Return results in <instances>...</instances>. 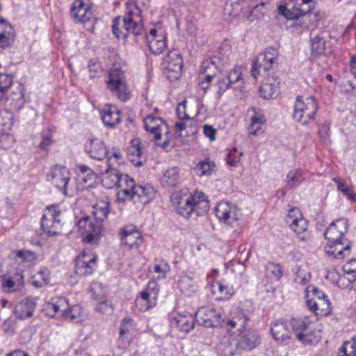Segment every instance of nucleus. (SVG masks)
I'll return each mask as SVG.
<instances>
[{"instance_id": "33", "label": "nucleus", "mask_w": 356, "mask_h": 356, "mask_svg": "<svg viewBox=\"0 0 356 356\" xmlns=\"http://www.w3.org/2000/svg\"><path fill=\"white\" fill-rule=\"evenodd\" d=\"M252 0H228L224 8L225 14L229 16H237L241 12L248 14V9Z\"/></svg>"}, {"instance_id": "32", "label": "nucleus", "mask_w": 356, "mask_h": 356, "mask_svg": "<svg viewBox=\"0 0 356 356\" xmlns=\"http://www.w3.org/2000/svg\"><path fill=\"white\" fill-rule=\"evenodd\" d=\"M194 213L192 194L188 193L187 188L179 191V214L185 218H189Z\"/></svg>"}, {"instance_id": "28", "label": "nucleus", "mask_w": 356, "mask_h": 356, "mask_svg": "<svg viewBox=\"0 0 356 356\" xmlns=\"http://www.w3.org/2000/svg\"><path fill=\"white\" fill-rule=\"evenodd\" d=\"M216 71L217 64L216 58H207L202 62L200 68V79H202L201 82L202 89L206 90L208 88V86H204V80L207 83H211Z\"/></svg>"}, {"instance_id": "19", "label": "nucleus", "mask_w": 356, "mask_h": 356, "mask_svg": "<svg viewBox=\"0 0 356 356\" xmlns=\"http://www.w3.org/2000/svg\"><path fill=\"white\" fill-rule=\"evenodd\" d=\"M195 314L197 321L206 327L221 326L224 321L221 314L211 307L200 308Z\"/></svg>"}, {"instance_id": "30", "label": "nucleus", "mask_w": 356, "mask_h": 356, "mask_svg": "<svg viewBox=\"0 0 356 356\" xmlns=\"http://www.w3.org/2000/svg\"><path fill=\"white\" fill-rule=\"evenodd\" d=\"M87 154L93 159L102 160L108 154L104 143L99 138H91L85 146Z\"/></svg>"}, {"instance_id": "37", "label": "nucleus", "mask_w": 356, "mask_h": 356, "mask_svg": "<svg viewBox=\"0 0 356 356\" xmlns=\"http://www.w3.org/2000/svg\"><path fill=\"white\" fill-rule=\"evenodd\" d=\"M148 269L154 279L161 280L167 277L170 267L165 260L156 259L149 266Z\"/></svg>"}, {"instance_id": "51", "label": "nucleus", "mask_w": 356, "mask_h": 356, "mask_svg": "<svg viewBox=\"0 0 356 356\" xmlns=\"http://www.w3.org/2000/svg\"><path fill=\"white\" fill-rule=\"evenodd\" d=\"M61 316L74 323H79L82 321L81 308L79 305H73L62 312Z\"/></svg>"}, {"instance_id": "12", "label": "nucleus", "mask_w": 356, "mask_h": 356, "mask_svg": "<svg viewBox=\"0 0 356 356\" xmlns=\"http://www.w3.org/2000/svg\"><path fill=\"white\" fill-rule=\"evenodd\" d=\"M100 173L103 175L102 184L106 188L118 186V191H122L133 184L131 177L127 174L120 173L116 169L106 167L105 169L100 170Z\"/></svg>"}, {"instance_id": "4", "label": "nucleus", "mask_w": 356, "mask_h": 356, "mask_svg": "<svg viewBox=\"0 0 356 356\" xmlns=\"http://www.w3.org/2000/svg\"><path fill=\"white\" fill-rule=\"evenodd\" d=\"M104 83L106 89L122 102H127L131 97V91L123 70L119 67L108 70L105 74Z\"/></svg>"}, {"instance_id": "63", "label": "nucleus", "mask_w": 356, "mask_h": 356, "mask_svg": "<svg viewBox=\"0 0 356 356\" xmlns=\"http://www.w3.org/2000/svg\"><path fill=\"white\" fill-rule=\"evenodd\" d=\"M355 280V277L347 275L344 273V275H341L336 285L343 289H348Z\"/></svg>"}, {"instance_id": "5", "label": "nucleus", "mask_w": 356, "mask_h": 356, "mask_svg": "<svg viewBox=\"0 0 356 356\" xmlns=\"http://www.w3.org/2000/svg\"><path fill=\"white\" fill-rule=\"evenodd\" d=\"M318 108L314 96H298L293 104V118L296 122L307 125L315 118Z\"/></svg>"}, {"instance_id": "6", "label": "nucleus", "mask_w": 356, "mask_h": 356, "mask_svg": "<svg viewBox=\"0 0 356 356\" xmlns=\"http://www.w3.org/2000/svg\"><path fill=\"white\" fill-rule=\"evenodd\" d=\"M112 31L117 38L124 39L129 34L134 35L142 34L143 26L137 15L129 13L124 17L118 16L113 19Z\"/></svg>"}, {"instance_id": "44", "label": "nucleus", "mask_w": 356, "mask_h": 356, "mask_svg": "<svg viewBox=\"0 0 356 356\" xmlns=\"http://www.w3.org/2000/svg\"><path fill=\"white\" fill-rule=\"evenodd\" d=\"M332 180L337 184V190L351 201L356 200V195L353 192L352 186L345 179L340 177H334Z\"/></svg>"}, {"instance_id": "48", "label": "nucleus", "mask_w": 356, "mask_h": 356, "mask_svg": "<svg viewBox=\"0 0 356 356\" xmlns=\"http://www.w3.org/2000/svg\"><path fill=\"white\" fill-rule=\"evenodd\" d=\"M37 255L33 251L28 250H19L16 251L15 259L17 262L31 265L37 260Z\"/></svg>"}, {"instance_id": "62", "label": "nucleus", "mask_w": 356, "mask_h": 356, "mask_svg": "<svg viewBox=\"0 0 356 356\" xmlns=\"http://www.w3.org/2000/svg\"><path fill=\"white\" fill-rule=\"evenodd\" d=\"M89 75L91 79H95L100 76L102 73L101 65L94 60H90L88 64Z\"/></svg>"}, {"instance_id": "1", "label": "nucleus", "mask_w": 356, "mask_h": 356, "mask_svg": "<svg viewBox=\"0 0 356 356\" xmlns=\"http://www.w3.org/2000/svg\"><path fill=\"white\" fill-rule=\"evenodd\" d=\"M348 228V220L341 218L334 220L326 229L324 235L330 243L325 247V252L328 256L341 259L350 254L351 243L343 238Z\"/></svg>"}, {"instance_id": "11", "label": "nucleus", "mask_w": 356, "mask_h": 356, "mask_svg": "<svg viewBox=\"0 0 356 356\" xmlns=\"http://www.w3.org/2000/svg\"><path fill=\"white\" fill-rule=\"evenodd\" d=\"M71 17L76 23H88V29L93 28L94 6L90 0H75L71 6Z\"/></svg>"}, {"instance_id": "22", "label": "nucleus", "mask_w": 356, "mask_h": 356, "mask_svg": "<svg viewBox=\"0 0 356 356\" xmlns=\"http://www.w3.org/2000/svg\"><path fill=\"white\" fill-rule=\"evenodd\" d=\"M47 179L56 188L63 190L64 193H65L67 184L70 180V172L66 167L56 165L51 168L48 173Z\"/></svg>"}, {"instance_id": "61", "label": "nucleus", "mask_w": 356, "mask_h": 356, "mask_svg": "<svg viewBox=\"0 0 356 356\" xmlns=\"http://www.w3.org/2000/svg\"><path fill=\"white\" fill-rule=\"evenodd\" d=\"M15 143V138L9 134H0V148L7 149L13 147Z\"/></svg>"}, {"instance_id": "42", "label": "nucleus", "mask_w": 356, "mask_h": 356, "mask_svg": "<svg viewBox=\"0 0 356 356\" xmlns=\"http://www.w3.org/2000/svg\"><path fill=\"white\" fill-rule=\"evenodd\" d=\"M15 40V31L10 24H6L4 30L0 32V48H10Z\"/></svg>"}, {"instance_id": "54", "label": "nucleus", "mask_w": 356, "mask_h": 356, "mask_svg": "<svg viewBox=\"0 0 356 356\" xmlns=\"http://www.w3.org/2000/svg\"><path fill=\"white\" fill-rule=\"evenodd\" d=\"M37 279L33 281V285L41 287L50 282V272L47 268L39 270L36 274Z\"/></svg>"}, {"instance_id": "27", "label": "nucleus", "mask_w": 356, "mask_h": 356, "mask_svg": "<svg viewBox=\"0 0 356 356\" xmlns=\"http://www.w3.org/2000/svg\"><path fill=\"white\" fill-rule=\"evenodd\" d=\"M280 80L274 76L264 79L259 88L260 96L266 99L275 98L279 94Z\"/></svg>"}, {"instance_id": "56", "label": "nucleus", "mask_w": 356, "mask_h": 356, "mask_svg": "<svg viewBox=\"0 0 356 356\" xmlns=\"http://www.w3.org/2000/svg\"><path fill=\"white\" fill-rule=\"evenodd\" d=\"M266 270L275 280H280L283 275L282 268L278 264L269 262L266 265Z\"/></svg>"}, {"instance_id": "49", "label": "nucleus", "mask_w": 356, "mask_h": 356, "mask_svg": "<svg viewBox=\"0 0 356 356\" xmlns=\"http://www.w3.org/2000/svg\"><path fill=\"white\" fill-rule=\"evenodd\" d=\"M259 343V337L256 332H250L245 334L241 341L243 348L252 350L256 348Z\"/></svg>"}, {"instance_id": "57", "label": "nucleus", "mask_w": 356, "mask_h": 356, "mask_svg": "<svg viewBox=\"0 0 356 356\" xmlns=\"http://www.w3.org/2000/svg\"><path fill=\"white\" fill-rule=\"evenodd\" d=\"M123 163V157L120 152H114L108 156L107 168L115 169Z\"/></svg>"}, {"instance_id": "38", "label": "nucleus", "mask_w": 356, "mask_h": 356, "mask_svg": "<svg viewBox=\"0 0 356 356\" xmlns=\"http://www.w3.org/2000/svg\"><path fill=\"white\" fill-rule=\"evenodd\" d=\"M211 291L216 300H228L234 293L232 286L224 284L220 281H216L211 284Z\"/></svg>"}, {"instance_id": "26", "label": "nucleus", "mask_w": 356, "mask_h": 356, "mask_svg": "<svg viewBox=\"0 0 356 356\" xmlns=\"http://www.w3.org/2000/svg\"><path fill=\"white\" fill-rule=\"evenodd\" d=\"M127 156L128 159L136 166H141L145 161L143 156L142 143L139 138L131 139L127 148Z\"/></svg>"}, {"instance_id": "16", "label": "nucleus", "mask_w": 356, "mask_h": 356, "mask_svg": "<svg viewBox=\"0 0 356 356\" xmlns=\"http://www.w3.org/2000/svg\"><path fill=\"white\" fill-rule=\"evenodd\" d=\"M98 257L88 249L83 250L76 257L75 261V272L79 275L92 274L97 266Z\"/></svg>"}, {"instance_id": "45", "label": "nucleus", "mask_w": 356, "mask_h": 356, "mask_svg": "<svg viewBox=\"0 0 356 356\" xmlns=\"http://www.w3.org/2000/svg\"><path fill=\"white\" fill-rule=\"evenodd\" d=\"M216 165L214 162L209 159L200 161L195 166V170L196 174L200 176H209L215 171Z\"/></svg>"}, {"instance_id": "7", "label": "nucleus", "mask_w": 356, "mask_h": 356, "mask_svg": "<svg viewBox=\"0 0 356 356\" xmlns=\"http://www.w3.org/2000/svg\"><path fill=\"white\" fill-rule=\"evenodd\" d=\"M305 302L310 311L316 316H327L331 314L332 304L328 296L313 285L305 289Z\"/></svg>"}, {"instance_id": "17", "label": "nucleus", "mask_w": 356, "mask_h": 356, "mask_svg": "<svg viewBox=\"0 0 356 356\" xmlns=\"http://www.w3.org/2000/svg\"><path fill=\"white\" fill-rule=\"evenodd\" d=\"M215 213L218 220L225 224L233 226L241 216L240 210L237 207L227 201H221L216 205Z\"/></svg>"}, {"instance_id": "18", "label": "nucleus", "mask_w": 356, "mask_h": 356, "mask_svg": "<svg viewBox=\"0 0 356 356\" xmlns=\"http://www.w3.org/2000/svg\"><path fill=\"white\" fill-rule=\"evenodd\" d=\"M276 52L273 51H265L259 54L254 60L251 67V75L254 79L258 78L261 72H266L273 67L277 61Z\"/></svg>"}, {"instance_id": "43", "label": "nucleus", "mask_w": 356, "mask_h": 356, "mask_svg": "<svg viewBox=\"0 0 356 356\" xmlns=\"http://www.w3.org/2000/svg\"><path fill=\"white\" fill-rule=\"evenodd\" d=\"M305 179L304 171L301 169L290 170L286 175V187L292 189L298 186Z\"/></svg>"}, {"instance_id": "21", "label": "nucleus", "mask_w": 356, "mask_h": 356, "mask_svg": "<svg viewBox=\"0 0 356 356\" xmlns=\"http://www.w3.org/2000/svg\"><path fill=\"white\" fill-rule=\"evenodd\" d=\"M330 35L327 31H322L311 38V50L313 55L327 56L332 52Z\"/></svg>"}, {"instance_id": "60", "label": "nucleus", "mask_w": 356, "mask_h": 356, "mask_svg": "<svg viewBox=\"0 0 356 356\" xmlns=\"http://www.w3.org/2000/svg\"><path fill=\"white\" fill-rule=\"evenodd\" d=\"M242 155V152H239L236 148H234L227 154V163L230 165L236 166L239 163Z\"/></svg>"}, {"instance_id": "53", "label": "nucleus", "mask_w": 356, "mask_h": 356, "mask_svg": "<svg viewBox=\"0 0 356 356\" xmlns=\"http://www.w3.org/2000/svg\"><path fill=\"white\" fill-rule=\"evenodd\" d=\"M54 130L49 128L44 130L41 133V141L39 144L40 149L44 150H49L50 146L53 144L54 140H52Z\"/></svg>"}, {"instance_id": "25", "label": "nucleus", "mask_w": 356, "mask_h": 356, "mask_svg": "<svg viewBox=\"0 0 356 356\" xmlns=\"http://www.w3.org/2000/svg\"><path fill=\"white\" fill-rule=\"evenodd\" d=\"M69 308L68 300L64 297H56L51 298L50 301L45 303L43 306L44 314L51 318L56 315L61 316Z\"/></svg>"}, {"instance_id": "20", "label": "nucleus", "mask_w": 356, "mask_h": 356, "mask_svg": "<svg viewBox=\"0 0 356 356\" xmlns=\"http://www.w3.org/2000/svg\"><path fill=\"white\" fill-rule=\"evenodd\" d=\"M121 244L129 249L138 248L143 241L141 233L133 225H127L120 232Z\"/></svg>"}, {"instance_id": "55", "label": "nucleus", "mask_w": 356, "mask_h": 356, "mask_svg": "<svg viewBox=\"0 0 356 356\" xmlns=\"http://www.w3.org/2000/svg\"><path fill=\"white\" fill-rule=\"evenodd\" d=\"M243 67L239 65L235 66L232 70L229 71L227 77L230 82L231 85L241 82L243 81Z\"/></svg>"}, {"instance_id": "58", "label": "nucleus", "mask_w": 356, "mask_h": 356, "mask_svg": "<svg viewBox=\"0 0 356 356\" xmlns=\"http://www.w3.org/2000/svg\"><path fill=\"white\" fill-rule=\"evenodd\" d=\"M168 68L170 71H176L178 65V53L174 49L170 51L166 58Z\"/></svg>"}, {"instance_id": "59", "label": "nucleus", "mask_w": 356, "mask_h": 356, "mask_svg": "<svg viewBox=\"0 0 356 356\" xmlns=\"http://www.w3.org/2000/svg\"><path fill=\"white\" fill-rule=\"evenodd\" d=\"M238 324V330L243 332L247 322L249 321V317L242 310H238L233 317Z\"/></svg>"}, {"instance_id": "29", "label": "nucleus", "mask_w": 356, "mask_h": 356, "mask_svg": "<svg viewBox=\"0 0 356 356\" xmlns=\"http://www.w3.org/2000/svg\"><path fill=\"white\" fill-rule=\"evenodd\" d=\"M248 115H250L248 132L250 134L256 135L261 131L266 121L264 111L259 108L252 107L248 109Z\"/></svg>"}, {"instance_id": "24", "label": "nucleus", "mask_w": 356, "mask_h": 356, "mask_svg": "<svg viewBox=\"0 0 356 356\" xmlns=\"http://www.w3.org/2000/svg\"><path fill=\"white\" fill-rule=\"evenodd\" d=\"M271 334L277 343L288 344L291 338L289 325L285 320L279 319L272 321L270 324Z\"/></svg>"}, {"instance_id": "41", "label": "nucleus", "mask_w": 356, "mask_h": 356, "mask_svg": "<svg viewBox=\"0 0 356 356\" xmlns=\"http://www.w3.org/2000/svg\"><path fill=\"white\" fill-rule=\"evenodd\" d=\"M267 1L268 0H261L259 3L253 0L251 1L248 9V14L250 15V20H253L254 18H260L267 13Z\"/></svg>"}, {"instance_id": "35", "label": "nucleus", "mask_w": 356, "mask_h": 356, "mask_svg": "<svg viewBox=\"0 0 356 356\" xmlns=\"http://www.w3.org/2000/svg\"><path fill=\"white\" fill-rule=\"evenodd\" d=\"M111 212V202L108 197L97 200L92 206V213L98 222L106 219Z\"/></svg>"}, {"instance_id": "31", "label": "nucleus", "mask_w": 356, "mask_h": 356, "mask_svg": "<svg viewBox=\"0 0 356 356\" xmlns=\"http://www.w3.org/2000/svg\"><path fill=\"white\" fill-rule=\"evenodd\" d=\"M24 91V86L21 83H17L12 86L7 97V102L13 108L19 110L22 108L25 102Z\"/></svg>"}, {"instance_id": "8", "label": "nucleus", "mask_w": 356, "mask_h": 356, "mask_svg": "<svg viewBox=\"0 0 356 356\" xmlns=\"http://www.w3.org/2000/svg\"><path fill=\"white\" fill-rule=\"evenodd\" d=\"M132 186H128L122 191H118L116 201L123 203L131 200L134 204L138 202L145 204L154 197V188L149 185H136L132 178Z\"/></svg>"}, {"instance_id": "50", "label": "nucleus", "mask_w": 356, "mask_h": 356, "mask_svg": "<svg viewBox=\"0 0 356 356\" xmlns=\"http://www.w3.org/2000/svg\"><path fill=\"white\" fill-rule=\"evenodd\" d=\"M337 356H356V337L345 341L339 348Z\"/></svg>"}, {"instance_id": "23", "label": "nucleus", "mask_w": 356, "mask_h": 356, "mask_svg": "<svg viewBox=\"0 0 356 356\" xmlns=\"http://www.w3.org/2000/svg\"><path fill=\"white\" fill-rule=\"evenodd\" d=\"M158 292L147 288L141 291L135 300L136 307L140 312H146L157 304Z\"/></svg>"}, {"instance_id": "15", "label": "nucleus", "mask_w": 356, "mask_h": 356, "mask_svg": "<svg viewBox=\"0 0 356 356\" xmlns=\"http://www.w3.org/2000/svg\"><path fill=\"white\" fill-rule=\"evenodd\" d=\"M278 10L280 14L286 19L293 21L290 26L296 28L297 31H301L307 27L302 17L309 12V8H301L294 3L287 2L285 5L279 6Z\"/></svg>"}, {"instance_id": "47", "label": "nucleus", "mask_w": 356, "mask_h": 356, "mask_svg": "<svg viewBox=\"0 0 356 356\" xmlns=\"http://www.w3.org/2000/svg\"><path fill=\"white\" fill-rule=\"evenodd\" d=\"M133 319L130 317H125L122 320L121 327L120 329L119 339L127 341L130 343L132 339V337L130 334V332L132 327Z\"/></svg>"}, {"instance_id": "3", "label": "nucleus", "mask_w": 356, "mask_h": 356, "mask_svg": "<svg viewBox=\"0 0 356 356\" xmlns=\"http://www.w3.org/2000/svg\"><path fill=\"white\" fill-rule=\"evenodd\" d=\"M144 127L158 146L168 150L173 146L172 134L166 122L161 118L149 115L144 119Z\"/></svg>"}, {"instance_id": "40", "label": "nucleus", "mask_w": 356, "mask_h": 356, "mask_svg": "<svg viewBox=\"0 0 356 356\" xmlns=\"http://www.w3.org/2000/svg\"><path fill=\"white\" fill-rule=\"evenodd\" d=\"M179 137L193 135L196 132L195 121L186 113L184 118L179 117Z\"/></svg>"}, {"instance_id": "9", "label": "nucleus", "mask_w": 356, "mask_h": 356, "mask_svg": "<svg viewBox=\"0 0 356 356\" xmlns=\"http://www.w3.org/2000/svg\"><path fill=\"white\" fill-rule=\"evenodd\" d=\"M60 214L61 211L58 206L51 205L45 209L41 219V227L47 236L51 237L61 234Z\"/></svg>"}, {"instance_id": "64", "label": "nucleus", "mask_w": 356, "mask_h": 356, "mask_svg": "<svg viewBox=\"0 0 356 356\" xmlns=\"http://www.w3.org/2000/svg\"><path fill=\"white\" fill-rule=\"evenodd\" d=\"M343 273L347 275L354 276L356 278V259L349 260L343 266Z\"/></svg>"}, {"instance_id": "46", "label": "nucleus", "mask_w": 356, "mask_h": 356, "mask_svg": "<svg viewBox=\"0 0 356 356\" xmlns=\"http://www.w3.org/2000/svg\"><path fill=\"white\" fill-rule=\"evenodd\" d=\"M161 184L165 188L176 186L178 184V169L175 167L167 170L161 178Z\"/></svg>"}, {"instance_id": "34", "label": "nucleus", "mask_w": 356, "mask_h": 356, "mask_svg": "<svg viewBox=\"0 0 356 356\" xmlns=\"http://www.w3.org/2000/svg\"><path fill=\"white\" fill-rule=\"evenodd\" d=\"M121 119V112L115 106H106L102 112V120L106 127H115L120 122Z\"/></svg>"}, {"instance_id": "2", "label": "nucleus", "mask_w": 356, "mask_h": 356, "mask_svg": "<svg viewBox=\"0 0 356 356\" xmlns=\"http://www.w3.org/2000/svg\"><path fill=\"white\" fill-rule=\"evenodd\" d=\"M291 325L296 339L304 345H315L321 338V325L308 317L293 318Z\"/></svg>"}, {"instance_id": "39", "label": "nucleus", "mask_w": 356, "mask_h": 356, "mask_svg": "<svg viewBox=\"0 0 356 356\" xmlns=\"http://www.w3.org/2000/svg\"><path fill=\"white\" fill-rule=\"evenodd\" d=\"M192 197L194 212H196L198 216L207 213L209 210V204L206 195L202 192L197 191L192 195Z\"/></svg>"}, {"instance_id": "36", "label": "nucleus", "mask_w": 356, "mask_h": 356, "mask_svg": "<svg viewBox=\"0 0 356 356\" xmlns=\"http://www.w3.org/2000/svg\"><path fill=\"white\" fill-rule=\"evenodd\" d=\"M35 309V302L30 298H25L19 302L15 307L14 312L20 319H26L33 316Z\"/></svg>"}, {"instance_id": "52", "label": "nucleus", "mask_w": 356, "mask_h": 356, "mask_svg": "<svg viewBox=\"0 0 356 356\" xmlns=\"http://www.w3.org/2000/svg\"><path fill=\"white\" fill-rule=\"evenodd\" d=\"M195 318L192 314L179 315V331L188 332L194 327Z\"/></svg>"}, {"instance_id": "13", "label": "nucleus", "mask_w": 356, "mask_h": 356, "mask_svg": "<svg viewBox=\"0 0 356 356\" xmlns=\"http://www.w3.org/2000/svg\"><path fill=\"white\" fill-rule=\"evenodd\" d=\"M286 222L293 232L299 235V238L302 241L307 242L310 240L311 236L307 232V222L299 209L293 207L288 211L286 216Z\"/></svg>"}, {"instance_id": "10", "label": "nucleus", "mask_w": 356, "mask_h": 356, "mask_svg": "<svg viewBox=\"0 0 356 356\" xmlns=\"http://www.w3.org/2000/svg\"><path fill=\"white\" fill-rule=\"evenodd\" d=\"M79 230L82 231L83 241L91 245H98L102 234L100 222H93L89 216H83L76 222Z\"/></svg>"}, {"instance_id": "14", "label": "nucleus", "mask_w": 356, "mask_h": 356, "mask_svg": "<svg viewBox=\"0 0 356 356\" xmlns=\"http://www.w3.org/2000/svg\"><path fill=\"white\" fill-rule=\"evenodd\" d=\"M150 51L154 54L162 53L167 46L166 31L161 22H157L150 28L147 35Z\"/></svg>"}]
</instances>
